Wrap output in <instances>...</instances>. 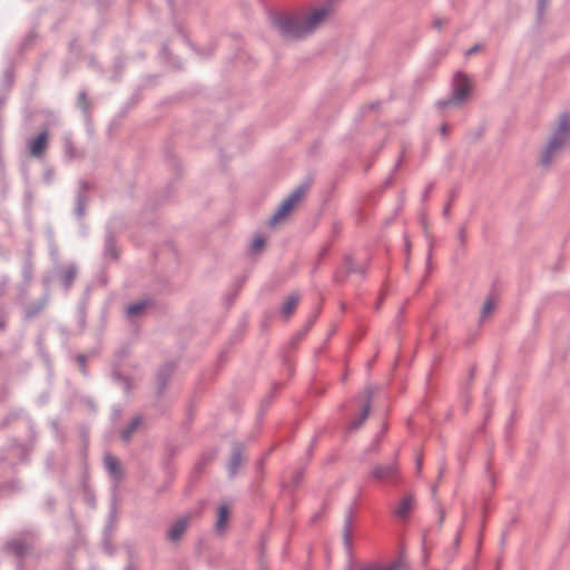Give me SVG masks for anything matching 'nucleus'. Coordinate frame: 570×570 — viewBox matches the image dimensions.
I'll use <instances>...</instances> for the list:
<instances>
[{"label":"nucleus","mask_w":570,"mask_h":570,"mask_svg":"<svg viewBox=\"0 0 570 570\" xmlns=\"http://www.w3.org/2000/svg\"><path fill=\"white\" fill-rule=\"evenodd\" d=\"M335 1L325 0L320 7L308 12L276 13L272 17V24L285 39H303L317 30L330 17L334 11Z\"/></svg>","instance_id":"obj_1"},{"label":"nucleus","mask_w":570,"mask_h":570,"mask_svg":"<svg viewBox=\"0 0 570 570\" xmlns=\"http://www.w3.org/2000/svg\"><path fill=\"white\" fill-rule=\"evenodd\" d=\"M570 148V116L561 114L539 156V165L548 170Z\"/></svg>","instance_id":"obj_2"},{"label":"nucleus","mask_w":570,"mask_h":570,"mask_svg":"<svg viewBox=\"0 0 570 570\" xmlns=\"http://www.w3.org/2000/svg\"><path fill=\"white\" fill-rule=\"evenodd\" d=\"M311 187L309 181L298 185L289 195L279 204L275 213L269 219V226H276L282 223L293 209L302 202Z\"/></svg>","instance_id":"obj_3"},{"label":"nucleus","mask_w":570,"mask_h":570,"mask_svg":"<svg viewBox=\"0 0 570 570\" xmlns=\"http://www.w3.org/2000/svg\"><path fill=\"white\" fill-rule=\"evenodd\" d=\"M36 537L33 533H22L19 537L9 540L4 546V550L18 558H23L30 554L33 549Z\"/></svg>","instance_id":"obj_4"},{"label":"nucleus","mask_w":570,"mask_h":570,"mask_svg":"<svg viewBox=\"0 0 570 570\" xmlns=\"http://www.w3.org/2000/svg\"><path fill=\"white\" fill-rule=\"evenodd\" d=\"M470 94V85L468 79L462 73H456L455 76V86L453 89L452 97L446 100H441L439 102L440 107H446L450 105H461Z\"/></svg>","instance_id":"obj_5"},{"label":"nucleus","mask_w":570,"mask_h":570,"mask_svg":"<svg viewBox=\"0 0 570 570\" xmlns=\"http://www.w3.org/2000/svg\"><path fill=\"white\" fill-rule=\"evenodd\" d=\"M48 147L49 134L47 130H42L36 137H32L28 140L29 155L33 158H43Z\"/></svg>","instance_id":"obj_6"},{"label":"nucleus","mask_w":570,"mask_h":570,"mask_svg":"<svg viewBox=\"0 0 570 570\" xmlns=\"http://www.w3.org/2000/svg\"><path fill=\"white\" fill-rule=\"evenodd\" d=\"M361 274L365 275V267L358 266L353 261V257L347 255L344 257L343 266L334 274V281L336 283H343L347 275L350 274Z\"/></svg>","instance_id":"obj_7"},{"label":"nucleus","mask_w":570,"mask_h":570,"mask_svg":"<svg viewBox=\"0 0 570 570\" xmlns=\"http://www.w3.org/2000/svg\"><path fill=\"white\" fill-rule=\"evenodd\" d=\"M90 186L87 181L81 180L79 183V190L77 194V200H76V208L75 213L78 218H82L86 213V206L88 203L87 191L89 190Z\"/></svg>","instance_id":"obj_8"},{"label":"nucleus","mask_w":570,"mask_h":570,"mask_svg":"<svg viewBox=\"0 0 570 570\" xmlns=\"http://www.w3.org/2000/svg\"><path fill=\"white\" fill-rule=\"evenodd\" d=\"M399 472V466L396 462L386 464V465H377L372 470V476L380 481L392 480Z\"/></svg>","instance_id":"obj_9"},{"label":"nucleus","mask_w":570,"mask_h":570,"mask_svg":"<svg viewBox=\"0 0 570 570\" xmlns=\"http://www.w3.org/2000/svg\"><path fill=\"white\" fill-rule=\"evenodd\" d=\"M48 302H49V295L45 294L37 302L26 305L23 307L24 318L31 320V318L36 317L37 315H39L45 309V307L48 305Z\"/></svg>","instance_id":"obj_10"},{"label":"nucleus","mask_w":570,"mask_h":570,"mask_svg":"<svg viewBox=\"0 0 570 570\" xmlns=\"http://www.w3.org/2000/svg\"><path fill=\"white\" fill-rule=\"evenodd\" d=\"M243 461V449L240 444H235L230 454V459L227 465L228 474L230 478H234L238 469L240 466V463Z\"/></svg>","instance_id":"obj_11"},{"label":"nucleus","mask_w":570,"mask_h":570,"mask_svg":"<svg viewBox=\"0 0 570 570\" xmlns=\"http://www.w3.org/2000/svg\"><path fill=\"white\" fill-rule=\"evenodd\" d=\"M352 525H353V511L352 509L345 515L344 527H343V542L346 549V552L351 554L352 552Z\"/></svg>","instance_id":"obj_12"},{"label":"nucleus","mask_w":570,"mask_h":570,"mask_svg":"<svg viewBox=\"0 0 570 570\" xmlns=\"http://www.w3.org/2000/svg\"><path fill=\"white\" fill-rule=\"evenodd\" d=\"M105 468L108 471V473L116 480L120 481L122 478V472L120 469L119 461L116 456L112 454H106L104 459Z\"/></svg>","instance_id":"obj_13"},{"label":"nucleus","mask_w":570,"mask_h":570,"mask_svg":"<svg viewBox=\"0 0 570 570\" xmlns=\"http://www.w3.org/2000/svg\"><path fill=\"white\" fill-rule=\"evenodd\" d=\"M175 365L174 363L164 364L157 372V381H158V393H163L166 387L167 382L169 381L171 374L174 373Z\"/></svg>","instance_id":"obj_14"},{"label":"nucleus","mask_w":570,"mask_h":570,"mask_svg":"<svg viewBox=\"0 0 570 570\" xmlns=\"http://www.w3.org/2000/svg\"><path fill=\"white\" fill-rule=\"evenodd\" d=\"M78 268L75 264H69L65 266L60 273V281L66 291H68L77 277Z\"/></svg>","instance_id":"obj_15"},{"label":"nucleus","mask_w":570,"mask_h":570,"mask_svg":"<svg viewBox=\"0 0 570 570\" xmlns=\"http://www.w3.org/2000/svg\"><path fill=\"white\" fill-rule=\"evenodd\" d=\"M188 527V519L183 518L177 520L168 530L167 538L170 541H177L181 538Z\"/></svg>","instance_id":"obj_16"},{"label":"nucleus","mask_w":570,"mask_h":570,"mask_svg":"<svg viewBox=\"0 0 570 570\" xmlns=\"http://www.w3.org/2000/svg\"><path fill=\"white\" fill-rule=\"evenodd\" d=\"M370 407H371V392L367 393V399L363 406L362 412L355 420H353L351 422V424L348 426L350 430H357L358 428L362 426V424L365 422V420L367 419V416L370 414Z\"/></svg>","instance_id":"obj_17"},{"label":"nucleus","mask_w":570,"mask_h":570,"mask_svg":"<svg viewBox=\"0 0 570 570\" xmlns=\"http://www.w3.org/2000/svg\"><path fill=\"white\" fill-rule=\"evenodd\" d=\"M298 302H299V295L298 294L293 293V294L288 295L286 297L285 302L283 303L282 314L286 318L289 317L294 313L295 308L297 307Z\"/></svg>","instance_id":"obj_18"},{"label":"nucleus","mask_w":570,"mask_h":570,"mask_svg":"<svg viewBox=\"0 0 570 570\" xmlns=\"http://www.w3.org/2000/svg\"><path fill=\"white\" fill-rule=\"evenodd\" d=\"M414 504V497L409 494L406 495L400 503V505L394 510V513L399 518H406L411 512Z\"/></svg>","instance_id":"obj_19"},{"label":"nucleus","mask_w":570,"mask_h":570,"mask_svg":"<svg viewBox=\"0 0 570 570\" xmlns=\"http://www.w3.org/2000/svg\"><path fill=\"white\" fill-rule=\"evenodd\" d=\"M63 153L69 159H73L80 156L79 151L73 145L72 137L70 134H65L62 137Z\"/></svg>","instance_id":"obj_20"},{"label":"nucleus","mask_w":570,"mask_h":570,"mask_svg":"<svg viewBox=\"0 0 570 570\" xmlns=\"http://www.w3.org/2000/svg\"><path fill=\"white\" fill-rule=\"evenodd\" d=\"M149 301H139L127 307V316L128 318H136L140 316L146 308L149 306Z\"/></svg>","instance_id":"obj_21"},{"label":"nucleus","mask_w":570,"mask_h":570,"mask_svg":"<svg viewBox=\"0 0 570 570\" xmlns=\"http://www.w3.org/2000/svg\"><path fill=\"white\" fill-rule=\"evenodd\" d=\"M141 424V417L136 416L134 417L130 423L121 431V439L125 442H129L132 434L137 431V429Z\"/></svg>","instance_id":"obj_22"},{"label":"nucleus","mask_w":570,"mask_h":570,"mask_svg":"<svg viewBox=\"0 0 570 570\" xmlns=\"http://www.w3.org/2000/svg\"><path fill=\"white\" fill-rule=\"evenodd\" d=\"M105 255L107 257H110L112 259H116L117 256H118V252H117V247H116V243H115V237L112 234H108L106 236V240H105Z\"/></svg>","instance_id":"obj_23"},{"label":"nucleus","mask_w":570,"mask_h":570,"mask_svg":"<svg viewBox=\"0 0 570 570\" xmlns=\"http://www.w3.org/2000/svg\"><path fill=\"white\" fill-rule=\"evenodd\" d=\"M228 514H229L228 507L225 504L219 505L218 517H217V521L215 524L217 531H223L225 529Z\"/></svg>","instance_id":"obj_24"},{"label":"nucleus","mask_w":570,"mask_h":570,"mask_svg":"<svg viewBox=\"0 0 570 570\" xmlns=\"http://www.w3.org/2000/svg\"><path fill=\"white\" fill-rule=\"evenodd\" d=\"M77 106L82 110L83 114L88 115L90 111V101L86 91H80L77 99Z\"/></svg>","instance_id":"obj_25"},{"label":"nucleus","mask_w":570,"mask_h":570,"mask_svg":"<svg viewBox=\"0 0 570 570\" xmlns=\"http://www.w3.org/2000/svg\"><path fill=\"white\" fill-rule=\"evenodd\" d=\"M400 567H401V561H395L385 568L381 567L377 563H370V564L362 566L360 568V570H399Z\"/></svg>","instance_id":"obj_26"},{"label":"nucleus","mask_w":570,"mask_h":570,"mask_svg":"<svg viewBox=\"0 0 570 570\" xmlns=\"http://www.w3.org/2000/svg\"><path fill=\"white\" fill-rule=\"evenodd\" d=\"M495 308V302L492 297H489L481 309V321L485 320Z\"/></svg>","instance_id":"obj_27"},{"label":"nucleus","mask_w":570,"mask_h":570,"mask_svg":"<svg viewBox=\"0 0 570 570\" xmlns=\"http://www.w3.org/2000/svg\"><path fill=\"white\" fill-rule=\"evenodd\" d=\"M265 245V239L264 237L262 236H256L250 245V250L253 253H257L259 250H262V248L264 247Z\"/></svg>","instance_id":"obj_28"},{"label":"nucleus","mask_w":570,"mask_h":570,"mask_svg":"<svg viewBox=\"0 0 570 570\" xmlns=\"http://www.w3.org/2000/svg\"><path fill=\"white\" fill-rule=\"evenodd\" d=\"M53 177H55V170L52 168H48L45 170L43 179L46 180L47 184L52 183Z\"/></svg>","instance_id":"obj_29"},{"label":"nucleus","mask_w":570,"mask_h":570,"mask_svg":"<svg viewBox=\"0 0 570 570\" xmlns=\"http://www.w3.org/2000/svg\"><path fill=\"white\" fill-rule=\"evenodd\" d=\"M77 361L80 365L81 372L86 374V356L83 354H79L77 356Z\"/></svg>","instance_id":"obj_30"},{"label":"nucleus","mask_w":570,"mask_h":570,"mask_svg":"<svg viewBox=\"0 0 570 570\" xmlns=\"http://www.w3.org/2000/svg\"><path fill=\"white\" fill-rule=\"evenodd\" d=\"M465 236H466V229L465 227H460L459 232H458V237L460 239V242L463 244L464 243V239H465Z\"/></svg>","instance_id":"obj_31"},{"label":"nucleus","mask_w":570,"mask_h":570,"mask_svg":"<svg viewBox=\"0 0 570 570\" xmlns=\"http://www.w3.org/2000/svg\"><path fill=\"white\" fill-rule=\"evenodd\" d=\"M481 50V45H474L466 51V56H472Z\"/></svg>","instance_id":"obj_32"},{"label":"nucleus","mask_w":570,"mask_h":570,"mask_svg":"<svg viewBox=\"0 0 570 570\" xmlns=\"http://www.w3.org/2000/svg\"><path fill=\"white\" fill-rule=\"evenodd\" d=\"M548 3V0H539L538 1V11H539V14H542L546 6Z\"/></svg>","instance_id":"obj_33"},{"label":"nucleus","mask_w":570,"mask_h":570,"mask_svg":"<svg viewBox=\"0 0 570 570\" xmlns=\"http://www.w3.org/2000/svg\"><path fill=\"white\" fill-rule=\"evenodd\" d=\"M445 23H446V21L441 18H438L433 21L434 27L438 29H441Z\"/></svg>","instance_id":"obj_34"},{"label":"nucleus","mask_w":570,"mask_h":570,"mask_svg":"<svg viewBox=\"0 0 570 570\" xmlns=\"http://www.w3.org/2000/svg\"><path fill=\"white\" fill-rule=\"evenodd\" d=\"M302 478H303L302 472H296L293 478L294 485H297L301 482Z\"/></svg>","instance_id":"obj_35"},{"label":"nucleus","mask_w":570,"mask_h":570,"mask_svg":"<svg viewBox=\"0 0 570 570\" xmlns=\"http://www.w3.org/2000/svg\"><path fill=\"white\" fill-rule=\"evenodd\" d=\"M114 377L119 381H124L126 389H128V380L124 379L120 373L116 372L114 373Z\"/></svg>","instance_id":"obj_36"},{"label":"nucleus","mask_w":570,"mask_h":570,"mask_svg":"<svg viewBox=\"0 0 570 570\" xmlns=\"http://www.w3.org/2000/svg\"><path fill=\"white\" fill-rule=\"evenodd\" d=\"M7 284H8V279L7 278H3L1 284H0V295H3L4 292H6V287H7Z\"/></svg>","instance_id":"obj_37"},{"label":"nucleus","mask_w":570,"mask_h":570,"mask_svg":"<svg viewBox=\"0 0 570 570\" xmlns=\"http://www.w3.org/2000/svg\"><path fill=\"white\" fill-rule=\"evenodd\" d=\"M26 296H27V291L22 288L21 292H20L18 302L21 304L22 301L26 298Z\"/></svg>","instance_id":"obj_38"},{"label":"nucleus","mask_w":570,"mask_h":570,"mask_svg":"<svg viewBox=\"0 0 570 570\" xmlns=\"http://www.w3.org/2000/svg\"><path fill=\"white\" fill-rule=\"evenodd\" d=\"M421 469H422V458L417 456V459H416V471H417V473L421 471Z\"/></svg>","instance_id":"obj_39"},{"label":"nucleus","mask_w":570,"mask_h":570,"mask_svg":"<svg viewBox=\"0 0 570 570\" xmlns=\"http://www.w3.org/2000/svg\"><path fill=\"white\" fill-rule=\"evenodd\" d=\"M6 327V321L4 320H1L0 321V331H3Z\"/></svg>","instance_id":"obj_40"},{"label":"nucleus","mask_w":570,"mask_h":570,"mask_svg":"<svg viewBox=\"0 0 570 570\" xmlns=\"http://www.w3.org/2000/svg\"><path fill=\"white\" fill-rule=\"evenodd\" d=\"M446 131H448V126H446V125H443V126L441 127V132H442L443 135H445V134H446Z\"/></svg>","instance_id":"obj_41"},{"label":"nucleus","mask_w":570,"mask_h":570,"mask_svg":"<svg viewBox=\"0 0 570 570\" xmlns=\"http://www.w3.org/2000/svg\"><path fill=\"white\" fill-rule=\"evenodd\" d=\"M314 324V320H311L308 325H307V330Z\"/></svg>","instance_id":"obj_42"},{"label":"nucleus","mask_w":570,"mask_h":570,"mask_svg":"<svg viewBox=\"0 0 570 570\" xmlns=\"http://www.w3.org/2000/svg\"><path fill=\"white\" fill-rule=\"evenodd\" d=\"M448 214H449V206H446V207L444 208V215H448Z\"/></svg>","instance_id":"obj_43"},{"label":"nucleus","mask_w":570,"mask_h":570,"mask_svg":"<svg viewBox=\"0 0 570 570\" xmlns=\"http://www.w3.org/2000/svg\"><path fill=\"white\" fill-rule=\"evenodd\" d=\"M326 253V249H323L322 253H321V256H324Z\"/></svg>","instance_id":"obj_44"},{"label":"nucleus","mask_w":570,"mask_h":570,"mask_svg":"<svg viewBox=\"0 0 570 570\" xmlns=\"http://www.w3.org/2000/svg\"><path fill=\"white\" fill-rule=\"evenodd\" d=\"M435 491H436V488H435V487H433V488H432V493H433V494H435Z\"/></svg>","instance_id":"obj_45"},{"label":"nucleus","mask_w":570,"mask_h":570,"mask_svg":"<svg viewBox=\"0 0 570 570\" xmlns=\"http://www.w3.org/2000/svg\"><path fill=\"white\" fill-rule=\"evenodd\" d=\"M11 417H17V414H12V415H10V416L8 417V420H9V419H11Z\"/></svg>","instance_id":"obj_46"},{"label":"nucleus","mask_w":570,"mask_h":570,"mask_svg":"<svg viewBox=\"0 0 570 570\" xmlns=\"http://www.w3.org/2000/svg\"><path fill=\"white\" fill-rule=\"evenodd\" d=\"M459 541H460V538H459V537H456V539H455V544H458V543H459Z\"/></svg>","instance_id":"obj_47"},{"label":"nucleus","mask_w":570,"mask_h":570,"mask_svg":"<svg viewBox=\"0 0 570 570\" xmlns=\"http://www.w3.org/2000/svg\"><path fill=\"white\" fill-rule=\"evenodd\" d=\"M126 570H132V567H131V566H128V567L126 568Z\"/></svg>","instance_id":"obj_48"}]
</instances>
